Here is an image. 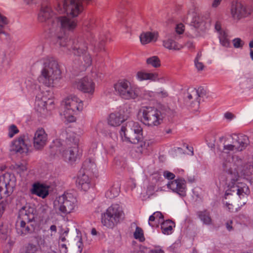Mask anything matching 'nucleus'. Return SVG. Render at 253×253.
<instances>
[{
    "instance_id": "1",
    "label": "nucleus",
    "mask_w": 253,
    "mask_h": 253,
    "mask_svg": "<svg viewBox=\"0 0 253 253\" xmlns=\"http://www.w3.org/2000/svg\"><path fill=\"white\" fill-rule=\"evenodd\" d=\"M143 133V129L138 122L130 121L126 123L125 126L121 127L120 134L123 141L129 142L132 144H137L140 142L138 152L142 153L144 148L149 145L147 142H140Z\"/></svg>"
},
{
    "instance_id": "2",
    "label": "nucleus",
    "mask_w": 253,
    "mask_h": 253,
    "mask_svg": "<svg viewBox=\"0 0 253 253\" xmlns=\"http://www.w3.org/2000/svg\"><path fill=\"white\" fill-rule=\"evenodd\" d=\"M138 117L144 125L148 126H158L163 120L161 112L151 106H142L138 110Z\"/></svg>"
},
{
    "instance_id": "3",
    "label": "nucleus",
    "mask_w": 253,
    "mask_h": 253,
    "mask_svg": "<svg viewBox=\"0 0 253 253\" xmlns=\"http://www.w3.org/2000/svg\"><path fill=\"white\" fill-rule=\"evenodd\" d=\"M125 214L121 206L114 204L109 207L101 216L102 224L109 228H113L125 218Z\"/></svg>"
},
{
    "instance_id": "4",
    "label": "nucleus",
    "mask_w": 253,
    "mask_h": 253,
    "mask_svg": "<svg viewBox=\"0 0 253 253\" xmlns=\"http://www.w3.org/2000/svg\"><path fill=\"white\" fill-rule=\"evenodd\" d=\"M62 105L64 108L63 115L68 123L75 122L76 120L75 115L84 108L83 102L75 96L65 98L62 101Z\"/></svg>"
},
{
    "instance_id": "5",
    "label": "nucleus",
    "mask_w": 253,
    "mask_h": 253,
    "mask_svg": "<svg viewBox=\"0 0 253 253\" xmlns=\"http://www.w3.org/2000/svg\"><path fill=\"white\" fill-rule=\"evenodd\" d=\"M114 88L119 95L125 99H135L139 94V89L125 79L119 80L114 84Z\"/></svg>"
},
{
    "instance_id": "6",
    "label": "nucleus",
    "mask_w": 253,
    "mask_h": 253,
    "mask_svg": "<svg viewBox=\"0 0 253 253\" xmlns=\"http://www.w3.org/2000/svg\"><path fill=\"white\" fill-rule=\"evenodd\" d=\"M51 68L47 69L44 68L42 72V76L48 81V85L53 83L54 80L61 78V72L58 64L53 62L50 64Z\"/></svg>"
},
{
    "instance_id": "7",
    "label": "nucleus",
    "mask_w": 253,
    "mask_h": 253,
    "mask_svg": "<svg viewBox=\"0 0 253 253\" xmlns=\"http://www.w3.org/2000/svg\"><path fill=\"white\" fill-rule=\"evenodd\" d=\"M58 210L60 213L66 215L75 211L77 201L73 197L59 198Z\"/></svg>"
},
{
    "instance_id": "8",
    "label": "nucleus",
    "mask_w": 253,
    "mask_h": 253,
    "mask_svg": "<svg viewBox=\"0 0 253 253\" xmlns=\"http://www.w3.org/2000/svg\"><path fill=\"white\" fill-rule=\"evenodd\" d=\"M229 189L226 192V195L232 194V192H236L240 199H244L250 195V189L249 186L243 182L232 183L229 184Z\"/></svg>"
},
{
    "instance_id": "9",
    "label": "nucleus",
    "mask_w": 253,
    "mask_h": 253,
    "mask_svg": "<svg viewBox=\"0 0 253 253\" xmlns=\"http://www.w3.org/2000/svg\"><path fill=\"white\" fill-rule=\"evenodd\" d=\"M64 7L67 13L74 17H77L83 11L81 0H65Z\"/></svg>"
},
{
    "instance_id": "10",
    "label": "nucleus",
    "mask_w": 253,
    "mask_h": 253,
    "mask_svg": "<svg viewBox=\"0 0 253 253\" xmlns=\"http://www.w3.org/2000/svg\"><path fill=\"white\" fill-rule=\"evenodd\" d=\"M97 174H95L89 170H86L78 176V182L81 188L84 190L86 191L90 187L93 179L97 178Z\"/></svg>"
},
{
    "instance_id": "11",
    "label": "nucleus",
    "mask_w": 253,
    "mask_h": 253,
    "mask_svg": "<svg viewBox=\"0 0 253 253\" xmlns=\"http://www.w3.org/2000/svg\"><path fill=\"white\" fill-rule=\"evenodd\" d=\"M253 9L250 7H245L240 2H236L233 3L231 7V12L233 17L240 18L245 17L251 14Z\"/></svg>"
},
{
    "instance_id": "12",
    "label": "nucleus",
    "mask_w": 253,
    "mask_h": 253,
    "mask_svg": "<svg viewBox=\"0 0 253 253\" xmlns=\"http://www.w3.org/2000/svg\"><path fill=\"white\" fill-rule=\"evenodd\" d=\"M77 87L83 92L92 94L95 90V84L91 79L84 77L77 82Z\"/></svg>"
},
{
    "instance_id": "13",
    "label": "nucleus",
    "mask_w": 253,
    "mask_h": 253,
    "mask_svg": "<svg viewBox=\"0 0 253 253\" xmlns=\"http://www.w3.org/2000/svg\"><path fill=\"white\" fill-rule=\"evenodd\" d=\"M34 223L19 218L16 224V228L18 233L22 235L32 233L35 229Z\"/></svg>"
},
{
    "instance_id": "14",
    "label": "nucleus",
    "mask_w": 253,
    "mask_h": 253,
    "mask_svg": "<svg viewBox=\"0 0 253 253\" xmlns=\"http://www.w3.org/2000/svg\"><path fill=\"white\" fill-rule=\"evenodd\" d=\"M186 181L182 178H177L168 184V187L173 191L177 193L181 196L186 195Z\"/></svg>"
},
{
    "instance_id": "15",
    "label": "nucleus",
    "mask_w": 253,
    "mask_h": 253,
    "mask_svg": "<svg viewBox=\"0 0 253 253\" xmlns=\"http://www.w3.org/2000/svg\"><path fill=\"white\" fill-rule=\"evenodd\" d=\"M61 28L64 31H73L78 26V20L67 16H60L57 18Z\"/></svg>"
},
{
    "instance_id": "16",
    "label": "nucleus",
    "mask_w": 253,
    "mask_h": 253,
    "mask_svg": "<svg viewBox=\"0 0 253 253\" xmlns=\"http://www.w3.org/2000/svg\"><path fill=\"white\" fill-rule=\"evenodd\" d=\"M47 135L42 128L38 129L34 137V146L37 149H41L46 144Z\"/></svg>"
},
{
    "instance_id": "17",
    "label": "nucleus",
    "mask_w": 253,
    "mask_h": 253,
    "mask_svg": "<svg viewBox=\"0 0 253 253\" xmlns=\"http://www.w3.org/2000/svg\"><path fill=\"white\" fill-rule=\"evenodd\" d=\"M124 112V110H120L110 114L108 119V124L113 126H119L127 119L128 116H126Z\"/></svg>"
},
{
    "instance_id": "18",
    "label": "nucleus",
    "mask_w": 253,
    "mask_h": 253,
    "mask_svg": "<svg viewBox=\"0 0 253 253\" xmlns=\"http://www.w3.org/2000/svg\"><path fill=\"white\" fill-rule=\"evenodd\" d=\"M35 210L30 206H25L19 211V218L28 222H35Z\"/></svg>"
},
{
    "instance_id": "19",
    "label": "nucleus",
    "mask_w": 253,
    "mask_h": 253,
    "mask_svg": "<svg viewBox=\"0 0 253 253\" xmlns=\"http://www.w3.org/2000/svg\"><path fill=\"white\" fill-rule=\"evenodd\" d=\"M12 149L16 152L19 153L27 151L28 148L25 142L24 136H21L13 141L12 144Z\"/></svg>"
},
{
    "instance_id": "20",
    "label": "nucleus",
    "mask_w": 253,
    "mask_h": 253,
    "mask_svg": "<svg viewBox=\"0 0 253 253\" xmlns=\"http://www.w3.org/2000/svg\"><path fill=\"white\" fill-rule=\"evenodd\" d=\"M78 140H77L74 144V146L71 147L68 150L63 152V156L66 161L70 162L75 161L76 159V152L78 148Z\"/></svg>"
},
{
    "instance_id": "21",
    "label": "nucleus",
    "mask_w": 253,
    "mask_h": 253,
    "mask_svg": "<svg viewBox=\"0 0 253 253\" xmlns=\"http://www.w3.org/2000/svg\"><path fill=\"white\" fill-rule=\"evenodd\" d=\"M32 193L44 198L48 195V187L42 184L35 183L33 185Z\"/></svg>"
},
{
    "instance_id": "22",
    "label": "nucleus",
    "mask_w": 253,
    "mask_h": 253,
    "mask_svg": "<svg viewBox=\"0 0 253 253\" xmlns=\"http://www.w3.org/2000/svg\"><path fill=\"white\" fill-rule=\"evenodd\" d=\"M137 77L140 81L150 80L156 81L159 80V75L157 72L149 73L144 71H140L137 73Z\"/></svg>"
},
{
    "instance_id": "23",
    "label": "nucleus",
    "mask_w": 253,
    "mask_h": 253,
    "mask_svg": "<svg viewBox=\"0 0 253 253\" xmlns=\"http://www.w3.org/2000/svg\"><path fill=\"white\" fill-rule=\"evenodd\" d=\"M158 34L157 33L146 32L142 33L140 36V40L142 44H146L152 41H156Z\"/></svg>"
},
{
    "instance_id": "24",
    "label": "nucleus",
    "mask_w": 253,
    "mask_h": 253,
    "mask_svg": "<svg viewBox=\"0 0 253 253\" xmlns=\"http://www.w3.org/2000/svg\"><path fill=\"white\" fill-rule=\"evenodd\" d=\"M164 219V216L160 211H156L149 218V224L153 227H158Z\"/></svg>"
},
{
    "instance_id": "25",
    "label": "nucleus",
    "mask_w": 253,
    "mask_h": 253,
    "mask_svg": "<svg viewBox=\"0 0 253 253\" xmlns=\"http://www.w3.org/2000/svg\"><path fill=\"white\" fill-rule=\"evenodd\" d=\"M236 138L233 137L235 142L238 145L237 151H241L244 149L249 143L248 137L245 135H234Z\"/></svg>"
},
{
    "instance_id": "26",
    "label": "nucleus",
    "mask_w": 253,
    "mask_h": 253,
    "mask_svg": "<svg viewBox=\"0 0 253 253\" xmlns=\"http://www.w3.org/2000/svg\"><path fill=\"white\" fill-rule=\"evenodd\" d=\"M66 43H63L62 42H60V44L62 46H66L70 49H72L75 51V54H80L82 52V50L81 49L78 40L77 39L69 40L67 41Z\"/></svg>"
},
{
    "instance_id": "27",
    "label": "nucleus",
    "mask_w": 253,
    "mask_h": 253,
    "mask_svg": "<svg viewBox=\"0 0 253 253\" xmlns=\"http://www.w3.org/2000/svg\"><path fill=\"white\" fill-rule=\"evenodd\" d=\"M52 12L49 7H42L38 15V20L41 22H45L52 16Z\"/></svg>"
},
{
    "instance_id": "28",
    "label": "nucleus",
    "mask_w": 253,
    "mask_h": 253,
    "mask_svg": "<svg viewBox=\"0 0 253 253\" xmlns=\"http://www.w3.org/2000/svg\"><path fill=\"white\" fill-rule=\"evenodd\" d=\"M175 223L171 220H166L161 223V230L164 234L169 235L172 232Z\"/></svg>"
},
{
    "instance_id": "29",
    "label": "nucleus",
    "mask_w": 253,
    "mask_h": 253,
    "mask_svg": "<svg viewBox=\"0 0 253 253\" xmlns=\"http://www.w3.org/2000/svg\"><path fill=\"white\" fill-rule=\"evenodd\" d=\"M197 214L204 223L207 225L212 224V219L210 215V212L208 211H200L197 213Z\"/></svg>"
},
{
    "instance_id": "30",
    "label": "nucleus",
    "mask_w": 253,
    "mask_h": 253,
    "mask_svg": "<svg viewBox=\"0 0 253 253\" xmlns=\"http://www.w3.org/2000/svg\"><path fill=\"white\" fill-rule=\"evenodd\" d=\"M164 46L169 49L173 50H179L182 48L181 45H178L175 42L171 40L165 41Z\"/></svg>"
},
{
    "instance_id": "31",
    "label": "nucleus",
    "mask_w": 253,
    "mask_h": 253,
    "mask_svg": "<svg viewBox=\"0 0 253 253\" xmlns=\"http://www.w3.org/2000/svg\"><path fill=\"white\" fill-rule=\"evenodd\" d=\"M146 63L148 65H150L155 68H158L161 66L160 60L156 56L148 58Z\"/></svg>"
},
{
    "instance_id": "32",
    "label": "nucleus",
    "mask_w": 253,
    "mask_h": 253,
    "mask_svg": "<svg viewBox=\"0 0 253 253\" xmlns=\"http://www.w3.org/2000/svg\"><path fill=\"white\" fill-rule=\"evenodd\" d=\"M134 237L136 239H138L140 241L142 242L144 241L145 238L144 236L143 231L139 227H137L136 228L135 231L133 234Z\"/></svg>"
},
{
    "instance_id": "33",
    "label": "nucleus",
    "mask_w": 253,
    "mask_h": 253,
    "mask_svg": "<svg viewBox=\"0 0 253 253\" xmlns=\"http://www.w3.org/2000/svg\"><path fill=\"white\" fill-rule=\"evenodd\" d=\"M120 191V186L115 187L114 185H113L109 191L108 192L109 196L112 198L117 196Z\"/></svg>"
},
{
    "instance_id": "34",
    "label": "nucleus",
    "mask_w": 253,
    "mask_h": 253,
    "mask_svg": "<svg viewBox=\"0 0 253 253\" xmlns=\"http://www.w3.org/2000/svg\"><path fill=\"white\" fill-rule=\"evenodd\" d=\"M221 44L224 46L228 47L230 45V42L227 38V35L223 32V34L221 33L219 37Z\"/></svg>"
},
{
    "instance_id": "35",
    "label": "nucleus",
    "mask_w": 253,
    "mask_h": 253,
    "mask_svg": "<svg viewBox=\"0 0 253 253\" xmlns=\"http://www.w3.org/2000/svg\"><path fill=\"white\" fill-rule=\"evenodd\" d=\"M19 131L17 127L14 125H12L8 128V136L10 138H12L15 134L18 133Z\"/></svg>"
},
{
    "instance_id": "36",
    "label": "nucleus",
    "mask_w": 253,
    "mask_h": 253,
    "mask_svg": "<svg viewBox=\"0 0 253 253\" xmlns=\"http://www.w3.org/2000/svg\"><path fill=\"white\" fill-rule=\"evenodd\" d=\"M8 23L7 18L0 14V34L3 31V27Z\"/></svg>"
},
{
    "instance_id": "37",
    "label": "nucleus",
    "mask_w": 253,
    "mask_h": 253,
    "mask_svg": "<svg viewBox=\"0 0 253 253\" xmlns=\"http://www.w3.org/2000/svg\"><path fill=\"white\" fill-rule=\"evenodd\" d=\"M233 144H228L224 146V149L228 151H237L238 145L236 144L235 141L233 142Z\"/></svg>"
},
{
    "instance_id": "38",
    "label": "nucleus",
    "mask_w": 253,
    "mask_h": 253,
    "mask_svg": "<svg viewBox=\"0 0 253 253\" xmlns=\"http://www.w3.org/2000/svg\"><path fill=\"white\" fill-rule=\"evenodd\" d=\"M184 31V26L183 24L180 23L177 25L176 27V32L178 34H182Z\"/></svg>"
},
{
    "instance_id": "39",
    "label": "nucleus",
    "mask_w": 253,
    "mask_h": 253,
    "mask_svg": "<svg viewBox=\"0 0 253 253\" xmlns=\"http://www.w3.org/2000/svg\"><path fill=\"white\" fill-rule=\"evenodd\" d=\"M233 44L236 48L241 47L243 45V44L242 43L241 40L239 38H236L233 40Z\"/></svg>"
},
{
    "instance_id": "40",
    "label": "nucleus",
    "mask_w": 253,
    "mask_h": 253,
    "mask_svg": "<svg viewBox=\"0 0 253 253\" xmlns=\"http://www.w3.org/2000/svg\"><path fill=\"white\" fill-rule=\"evenodd\" d=\"M7 205V203L6 201H2L0 203V217L1 216L5 211Z\"/></svg>"
},
{
    "instance_id": "41",
    "label": "nucleus",
    "mask_w": 253,
    "mask_h": 253,
    "mask_svg": "<svg viewBox=\"0 0 253 253\" xmlns=\"http://www.w3.org/2000/svg\"><path fill=\"white\" fill-rule=\"evenodd\" d=\"M37 250L36 246L31 245L28 247L26 253H36Z\"/></svg>"
},
{
    "instance_id": "42",
    "label": "nucleus",
    "mask_w": 253,
    "mask_h": 253,
    "mask_svg": "<svg viewBox=\"0 0 253 253\" xmlns=\"http://www.w3.org/2000/svg\"><path fill=\"white\" fill-rule=\"evenodd\" d=\"M165 177L169 179H173L175 177V175L169 171H166L164 172Z\"/></svg>"
},
{
    "instance_id": "43",
    "label": "nucleus",
    "mask_w": 253,
    "mask_h": 253,
    "mask_svg": "<svg viewBox=\"0 0 253 253\" xmlns=\"http://www.w3.org/2000/svg\"><path fill=\"white\" fill-rule=\"evenodd\" d=\"M6 184L4 182L1 181L0 180V199L2 198L1 192L3 191L4 188L6 187Z\"/></svg>"
},
{
    "instance_id": "44",
    "label": "nucleus",
    "mask_w": 253,
    "mask_h": 253,
    "mask_svg": "<svg viewBox=\"0 0 253 253\" xmlns=\"http://www.w3.org/2000/svg\"><path fill=\"white\" fill-rule=\"evenodd\" d=\"M155 186L154 185H150V186H148L147 188V194L150 195H152L155 191Z\"/></svg>"
},
{
    "instance_id": "45",
    "label": "nucleus",
    "mask_w": 253,
    "mask_h": 253,
    "mask_svg": "<svg viewBox=\"0 0 253 253\" xmlns=\"http://www.w3.org/2000/svg\"><path fill=\"white\" fill-rule=\"evenodd\" d=\"M232 224L233 222L232 220H229L226 222V226L229 231H231L233 229Z\"/></svg>"
},
{
    "instance_id": "46",
    "label": "nucleus",
    "mask_w": 253,
    "mask_h": 253,
    "mask_svg": "<svg viewBox=\"0 0 253 253\" xmlns=\"http://www.w3.org/2000/svg\"><path fill=\"white\" fill-rule=\"evenodd\" d=\"M225 117L228 120H231L234 117V115L230 113V112H227L224 115Z\"/></svg>"
},
{
    "instance_id": "47",
    "label": "nucleus",
    "mask_w": 253,
    "mask_h": 253,
    "mask_svg": "<svg viewBox=\"0 0 253 253\" xmlns=\"http://www.w3.org/2000/svg\"><path fill=\"white\" fill-rule=\"evenodd\" d=\"M196 66L199 70H202L204 67L202 63L198 61L196 63Z\"/></svg>"
},
{
    "instance_id": "48",
    "label": "nucleus",
    "mask_w": 253,
    "mask_h": 253,
    "mask_svg": "<svg viewBox=\"0 0 253 253\" xmlns=\"http://www.w3.org/2000/svg\"><path fill=\"white\" fill-rule=\"evenodd\" d=\"M221 1V0H214L212 4V7H216L220 3Z\"/></svg>"
},
{
    "instance_id": "49",
    "label": "nucleus",
    "mask_w": 253,
    "mask_h": 253,
    "mask_svg": "<svg viewBox=\"0 0 253 253\" xmlns=\"http://www.w3.org/2000/svg\"><path fill=\"white\" fill-rule=\"evenodd\" d=\"M152 253H165L164 251L161 249H156L152 251Z\"/></svg>"
},
{
    "instance_id": "50",
    "label": "nucleus",
    "mask_w": 253,
    "mask_h": 253,
    "mask_svg": "<svg viewBox=\"0 0 253 253\" xmlns=\"http://www.w3.org/2000/svg\"><path fill=\"white\" fill-rule=\"evenodd\" d=\"M171 132H172L171 129L169 128H166L164 130L163 133H164V134H166L170 133H171Z\"/></svg>"
},
{
    "instance_id": "51",
    "label": "nucleus",
    "mask_w": 253,
    "mask_h": 253,
    "mask_svg": "<svg viewBox=\"0 0 253 253\" xmlns=\"http://www.w3.org/2000/svg\"><path fill=\"white\" fill-rule=\"evenodd\" d=\"M50 229L51 231L53 232H56L57 231L56 226L55 225H51L50 227Z\"/></svg>"
},
{
    "instance_id": "52",
    "label": "nucleus",
    "mask_w": 253,
    "mask_h": 253,
    "mask_svg": "<svg viewBox=\"0 0 253 253\" xmlns=\"http://www.w3.org/2000/svg\"><path fill=\"white\" fill-rule=\"evenodd\" d=\"M215 28L216 30H217V31H220L221 29V26H220V23L217 22L215 24Z\"/></svg>"
},
{
    "instance_id": "53",
    "label": "nucleus",
    "mask_w": 253,
    "mask_h": 253,
    "mask_svg": "<svg viewBox=\"0 0 253 253\" xmlns=\"http://www.w3.org/2000/svg\"><path fill=\"white\" fill-rule=\"evenodd\" d=\"M91 234L93 235H96L97 234V231H96V230L95 228H93L91 229Z\"/></svg>"
},
{
    "instance_id": "54",
    "label": "nucleus",
    "mask_w": 253,
    "mask_h": 253,
    "mask_svg": "<svg viewBox=\"0 0 253 253\" xmlns=\"http://www.w3.org/2000/svg\"><path fill=\"white\" fill-rule=\"evenodd\" d=\"M45 103L46 105H47L48 104H53V101L52 99H49L48 101H45Z\"/></svg>"
},
{
    "instance_id": "55",
    "label": "nucleus",
    "mask_w": 253,
    "mask_h": 253,
    "mask_svg": "<svg viewBox=\"0 0 253 253\" xmlns=\"http://www.w3.org/2000/svg\"><path fill=\"white\" fill-rule=\"evenodd\" d=\"M192 92L193 93V94L195 95V96H197L198 95V91L197 90H195V89H193L192 91Z\"/></svg>"
},
{
    "instance_id": "56",
    "label": "nucleus",
    "mask_w": 253,
    "mask_h": 253,
    "mask_svg": "<svg viewBox=\"0 0 253 253\" xmlns=\"http://www.w3.org/2000/svg\"><path fill=\"white\" fill-rule=\"evenodd\" d=\"M249 46L251 48H253V40L250 42Z\"/></svg>"
},
{
    "instance_id": "57",
    "label": "nucleus",
    "mask_w": 253,
    "mask_h": 253,
    "mask_svg": "<svg viewBox=\"0 0 253 253\" xmlns=\"http://www.w3.org/2000/svg\"><path fill=\"white\" fill-rule=\"evenodd\" d=\"M250 56H251L252 59L253 60V49H251Z\"/></svg>"
},
{
    "instance_id": "58",
    "label": "nucleus",
    "mask_w": 253,
    "mask_h": 253,
    "mask_svg": "<svg viewBox=\"0 0 253 253\" xmlns=\"http://www.w3.org/2000/svg\"><path fill=\"white\" fill-rule=\"evenodd\" d=\"M226 207L228 208V210L230 211V210L232 209L230 206H232V205H230V204H226Z\"/></svg>"
},
{
    "instance_id": "59",
    "label": "nucleus",
    "mask_w": 253,
    "mask_h": 253,
    "mask_svg": "<svg viewBox=\"0 0 253 253\" xmlns=\"http://www.w3.org/2000/svg\"><path fill=\"white\" fill-rule=\"evenodd\" d=\"M188 98H189V99H192V95H191V94L189 95H188Z\"/></svg>"
},
{
    "instance_id": "60",
    "label": "nucleus",
    "mask_w": 253,
    "mask_h": 253,
    "mask_svg": "<svg viewBox=\"0 0 253 253\" xmlns=\"http://www.w3.org/2000/svg\"><path fill=\"white\" fill-rule=\"evenodd\" d=\"M82 1V2L83 3V1H88L89 0H81Z\"/></svg>"
},
{
    "instance_id": "61",
    "label": "nucleus",
    "mask_w": 253,
    "mask_h": 253,
    "mask_svg": "<svg viewBox=\"0 0 253 253\" xmlns=\"http://www.w3.org/2000/svg\"><path fill=\"white\" fill-rule=\"evenodd\" d=\"M32 0H26V1H27V2L28 3L30 2H31V1H32Z\"/></svg>"
}]
</instances>
